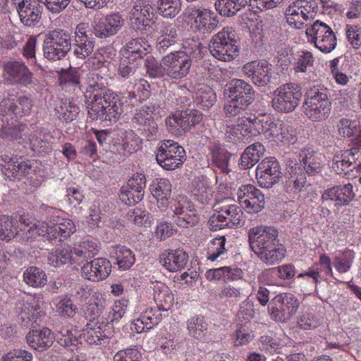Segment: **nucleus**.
<instances>
[{"mask_svg":"<svg viewBox=\"0 0 361 361\" xmlns=\"http://www.w3.org/2000/svg\"><path fill=\"white\" fill-rule=\"evenodd\" d=\"M121 96L111 90L103 95L95 94L87 106L88 116L93 121L116 123L123 113Z\"/></svg>","mask_w":361,"mask_h":361,"instance_id":"1","label":"nucleus"},{"mask_svg":"<svg viewBox=\"0 0 361 361\" xmlns=\"http://www.w3.org/2000/svg\"><path fill=\"white\" fill-rule=\"evenodd\" d=\"M106 52V49L101 48L94 54L93 57L88 59L87 63L92 64L93 68L85 75L84 84L86 86L85 97L92 100L95 94L103 95L108 84L109 68L108 61L104 59L103 54Z\"/></svg>","mask_w":361,"mask_h":361,"instance_id":"2","label":"nucleus"},{"mask_svg":"<svg viewBox=\"0 0 361 361\" xmlns=\"http://www.w3.org/2000/svg\"><path fill=\"white\" fill-rule=\"evenodd\" d=\"M20 222L25 224L23 230H26L29 233L35 232L39 235L46 237L49 240H59V241H64L72 235L76 231L74 222L68 218L56 216L49 222L37 221V223L32 224L26 223L24 216H20Z\"/></svg>","mask_w":361,"mask_h":361,"instance_id":"3","label":"nucleus"},{"mask_svg":"<svg viewBox=\"0 0 361 361\" xmlns=\"http://www.w3.org/2000/svg\"><path fill=\"white\" fill-rule=\"evenodd\" d=\"M243 211L240 206L226 198L214 205V213L208 221L209 229L216 231L225 228L240 226L243 220Z\"/></svg>","mask_w":361,"mask_h":361,"instance_id":"4","label":"nucleus"},{"mask_svg":"<svg viewBox=\"0 0 361 361\" xmlns=\"http://www.w3.org/2000/svg\"><path fill=\"white\" fill-rule=\"evenodd\" d=\"M329 90L322 85L310 87L306 92L304 114L312 122L326 120L331 111Z\"/></svg>","mask_w":361,"mask_h":361,"instance_id":"5","label":"nucleus"},{"mask_svg":"<svg viewBox=\"0 0 361 361\" xmlns=\"http://www.w3.org/2000/svg\"><path fill=\"white\" fill-rule=\"evenodd\" d=\"M228 102L224 106L226 115L234 116L247 109L255 99L252 86L241 79H234L228 88Z\"/></svg>","mask_w":361,"mask_h":361,"instance_id":"6","label":"nucleus"},{"mask_svg":"<svg viewBox=\"0 0 361 361\" xmlns=\"http://www.w3.org/2000/svg\"><path fill=\"white\" fill-rule=\"evenodd\" d=\"M255 123L256 135H263L271 142L290 145L297 140L292 129L281 121L276 122L269 116H255Z\"/></svg>","mask_w":361,"mask_h":361,"instance_id":"7","label":"nucleus"},{"mask_svg":"<svg viewBox=\"0 0 361 361\" xmlns=\"http://www.w3.org/2000/svg\"><path fill=\"white\" fill-rule=\"evenodd\" d=\"M209 47L211 54L222 61H231L239 54L235 32L231 27H224L214 35Z\"/></svg>","mask_w":361,"mask_h":361,"instance_id":"8","label":"nucleus"},{"mask_svg":"<svg viewBox=\"0 0 361 361\" xmlns=\"http://www.w3.org/2000/svg\"><path fill=\"white\" fill-rule=\"evenodd\" d=\"M157 164L166 171L180 168L187 156L184 148L177 142L164 140L159 144L155 152Z\"/></svg>","mask_w":361,"mask_h":361,"instance_id":"9","label":"nucleus"},{"mask_svg":"<svg viewBox=\"0 0 361 361\" xmlns=\"http://www.w3.org/2000/svg\"><path fill=\"white\" fill-rule=\"evenodd\" d=\"M71 48L69 32L63 29H54L45 36L43 44L44 56L49 61L63 59Z\"/></svg>","mask_w":361,"mask_h":361,"instance_id":"10","label":"nucleus"},{"mask_svg":"<svg viewBox=\"0 0 361 361\" xmlns=\"http://www.w3.org/2000/svg\"><path fill=\"white\" fill-rule=\"evenodd\" d=\"M305 34L307 42L322 53H331L337 46V38L332 28L321 20L307 25Z\"/></svg>","mask_w":361,"mask_h":361,"instance_id":"11","label":"nucleus"},{"mask_svg":"<svg viewBox=\"0 0 361 361\" xmlns=\"http://www.w3.org/2000/svg\"><path fill=\"white\" fill-rule=\"evenodd\" d=\"M302 97V89L299 84L286 83L274 90L271 106L279 113H290L299 105Z\"/></svg>","mask_w":361,"mask_h":361,"instance_id":"12","label":"nucleus"},{"mask_svg":"<svg viewBox=\"0 0 361 361\" xmlns=\"http://www.w3.org/2000/svg\"><path fill=\"white\" fill-rule=\"evenodd\" d=\"M169 208L173 212L172 218L177 226L188 228L195 226L199 221V215L192 202L185 195L172 198Z\"/></svg>","mask_w":361,"mask_h":361,"instance_id":"13","label":"nucleus"},{"mask_svg":"<svg viewBox=\"0 0 361 361\" xmlns=\"http://www.w3.org/2000/svg\"><path fill=\"white\" fill-rule=\"evenodd\" d=\"M299 306L300 302L295 295L290 293H282L271 299L269 312L274 320L285 322L296 314Z\"/></svg>","mask_w":361,"mask_h":361,"instance_id":"14","label":"nucleus"},{"mask_svg":"<svg viewBox=\"0 0 361 361\" xmlns=\"http://www.w3.org/2000/svg\"><path fill=\"white\" fill-rule=\"evenodd\" d=\"M283 176L279 161L269 157L260 161L256 168V178L261 188H270L279 183Z\"/></svg>","mask_w":361,"mask_h":361,"instance_id":"15","label":"nucleus"},{"mask_svg":"<svg viewBox=\"0 0 361 361\" xmlns=\"http://www.w3.org/2000/svg\"><path fill=\"white\" fill-rule=\"evenodd\" d=\"M152 7L145 0H137L130 12L131 27L146 35H151L152 25L154 22L151 18Z\"/></svg>","mask_w":361,"mask_h":361,"instance_id":"16","label":"nucleus"},{"mask_svg":"<svg viewBox=\"0 0 361 361\" xmlns=\"http://www.w3.org/2000/svg\"><path fill=\"white\" fill-rule=\"evenodd\" d=\"M237 196L240 207L248 214H257L264 207V195L253 185H241L238 190Z\"/></svg>","mask_w":361,"mask_h":361,"instance_id":"17","label":"nucleus"},{"mask_svg":"<svg viewBox=\"0 0 361 361\" xmlns=\"http://www.w3.org/2000/svg\"><path fill=\"white\" fill-rule=\"evenodd\" d=\"M360 157L361 152L359 148L340 151L334 156L331 168L337 174L353 176L350 172L353 169H356L357 172L361 171V161H359Z\"/></svg>","mask_w":361,"mask_h":361,"instance_id":"18","label":"nucleus"},{"mask_svg":"<svg viewBox=\"0 0 361 361\" xmlns=\"http://www.w3.org/2000/svg\"><path fill=\"white\" fill-rule=\"evenodd\" d=\"M164 65L167 76L172 79H181L188 74L192 60L184 51H173L164 56Z\"/></svg>","mask_w":361,"mask_h":361,"instance_id":"19","label":"nucleus"},{"mask_svg":"<svg viewBox=\"0 0 361 361\" xmlns=\"http://www.w3.org/2000/svg\"><path fill=\"white\" fill-rule=\"evenodd\" d=\"M278 235L279 232L274 227L263 225L252 227L248 231L250 247L254 252L262 250L277 243Z\"/></svg>","mask_w":361,"mask_h":361,"instance_id":"20","label":"nucleus"},{"mask_svg":"<svg viewBox=\"0 0 361 361\" xmlns=\"http://www.w3.org/2000/svg\"><path fill=\"white\" fill-rule=\"evenodd\" d=\"M111 272V263L106 258L98 257L86 262L81 267L82 276L92 282L105 280Z\"/></svg>","mask_w":361,"mask_h":361,"instance_id":"21","label":"nucleus"},{"mask_svg":"<svg viewBox=\"0 0 361 361\" xmlns=\"http://www.w3.org/2000/svg\"><path fill=\"white\" fill-rule=\"evenodd\" d=\"M255 117H242L237 121L236 125L226 128L225 136L228 142L238 143L244 142L251 136H255Z\"/></svg>","mask_w":361,"mask_h":361,"instance_id":"22","label":"nucleus"},{"mask_svg":"<svg viewBox=\"0 0 361 361\" xmlns=\"http://www.w3.org/2000/svg\"><path fill=\"white\" fill-rule=\"evenodd\" d=\"M87 28L88 25L85 23L78 24L75 27L73 54L78 59H85L94 49V40Z\"/></svg>","mask_w":361,"mask_h":361,"instance_id":"23","label":"nucleus"},{"mask_svg":"<svg viewBox=\"0 0 361 361\" xmlns=\"http://www.w3.org/2000/svg\"><path fill=\"white\" fill-rule=\"evenodd\" d=\"M299 160L302 171L310 176L320 173L325 165L324 155L310 146L305 147L300 151Z\"/></svg>","mask_w":361,"mask_h":361,"instance_id":"24","label":"nucleus"},{"mask_svg":"<svg viewBox=\"0 0 361 361\" xmlns=\"http://www.w3.org/2000/svg\"><path fill=\"white\" fill-rule=\"evenodd\" d=\"M4 78L9 84L27 85L32 82V73L22 61H9L4 66Z\"/></svg>","mask_w":361,"mask_h":361,"instance_id":"25","label":"nucleus"},{"mask_svg":"<svg viewBox=\"0 0 361 361\" xmlns=\"http://www.w3.org/2000/svg\"><path fill=\"white\" fill-rule=\"evenodd\" d=\"M0 166L4 173L8 178H20L30 173L32 170L30 161L25 160L21 157H11L9 154L0 156Z\"/></svg>","mask_w":361,"mask_h":361,"instance_id":"26","label":"nucleus"},{"mask_svg":"<svg viewBox=\"0 0 361 361\" xmlns=\"http://www.w3.org/2000/svg\"><path fill=\"white\" fill-rule=\"evenodd\" d=\"M44 315V312L40 310L39 298L29 296L23 300L18 317L23 326L34 327L39 324Z\"/></svg>","mask_w":361,"mask_h":361,"instance_id":"27","label":"nucleus"},{"mask_svg":"<svg viewBox=\"0 0 361 361\" xmlns=\"http://www.w3.org/2000/svg\"><path fill=\"white\" fill-rule=\"evenodd\" d=\"M271 66L267 61H252L243 66V72L259 87L267 85L271 78Z\"/></svg>","mask_w":361,"mask_h":361,"instance_id":"28","label":"nucleus"},{"mask_svg":"<svg viewBox=\"0 0 361 361\" xmlns=\"http://www.w3.org/2000/svg\"><path fill=\"white\" fill-rule=\"evenodd\" d=\"M202 120V114L197 110L177 111L166 119V125L172 130L180 128L187 131Z\"/></svg>","mask_w":361,"mask_h":361,"instance_id":"29","label":"nucleus"},{"mask_svg":"<svg viewBox=\"0 0 361 361\" xmlns=\"http://www.w3.org/2000/svg\"><path fill=\"white\" fill-rule=\"evenodd\" d=\"M32 107V99L26 96H20L16 101L9 98L4 99L0 102V116L23 117L30 114Z\"/></svg>","mask_w":361,"mask_h":361,"instance_id":"30","label":"nucleus"},{"mask_svg":"<svg viewBox=\"0 0 361 361\" xmlns=\"http://www.w3.org/2000/svg\"><path fill=\"white\" fill-rule=\"evenodd\" d=\"M42 10L40 0H21L17 8L20 20L25 26H32L38 23Z\"/></svg>","mask_w":361,"mask_h":361,"instance_id":"31","label":"nucleus"},{"mask_svg":"<svg viewBox=\"0 0 361 361\" xmlns=\"http://www.w3.org/2000/svg\"><path fill=\"white\" fill-rule=\"evenodd\" d=\"M162 319V314L157 307H149L143 310L140 315L133 319L130 324V329L141 334L149 331L158 325Z\"/></svg>","mask_w":361,"mask_h":361,"instance_id":"32","label":"nucleus"},{"mask_svg":"<svg viewBox=\"0 0 361 361\" xmlns=\"http://www.w3.org/2000/svg\"><path fill=\"white\" fill-rule=\"evenodd\" d=\"M124 20L119 13H112L99 20L94 27L95 35L106 38L116 35L123 25Z\"/></svg>","mask_w":361,"mask_h":361,"instance_id":"33","label":"nucleus"},{"mask_svg":"<svg viewBox=\"0 0 361 361\" xmlns=\"http://www.w3.org/2000/svg\"><path fill=\"white\" fill-rule=\"evenodd\" d=\"M188 17L193 20L195 27L202 32H212L219 27L214 13L206 8H192Z\"/></svg>","mask_w":361,"mask_h":361,"instance_id":"34","label":"nucleus"},{"mask_svg":"<svg viewBox=\"0 0 361 361\" xmlns=\"http://www.w3.org/2000/svg\"><path fill=\"white\" fill-rule=\"evenodd\" d=\"M149 190L153 197L157 200V207L164 212L169 206V199L171 195L172 185L167 178H157L149 185Z\"/></svg>","mask_w":361,"mask_h":361,"instance_id":"35","label":"nucleus"},{"mask_svg":"<svg viewBox=\"0 0 361 361\" xmlns=\"http://www.w3.org/2000/svg\"><path fill=\"white\" fill-rule=\"evenodd\" d=\"M156 29L160 35L157 38V48L159 52L165 51L178 41V27L176 24L161 21L156 24Z\"/></svg>","mask_w":361,"mask_h":361,"instance_id":"36","label":"nucleus"},{"mask_svg":"<svg viewBox=\"0 0 361 361\" xmlns=\"http://www.w3.org/2000/svg\"><path fill=\"white\" fill-rule=\"evenodd\" d=\"M353 185L347 183L339 185L326 190L322 195V200L324 201H334L337 205L344 206L348 204L355 197Z\"/></svg>","mask_w":361,"mask_h":361,"instance_id":"37","label":"nucleus"},{"mask_svg":"<svg viewBox=\"0 0 361 361\" xmlns=\"http://www.w3.org/2000/svg\"><path fill=\"white\" fill-rule=\"evenodd\" d=\"M188 260V255L183 249L165 250L160 257V262L163 267L171 272H176L185 269Z\"/></svg>","mask_w":361,"mask_h":361,"instance_id":"38","label":"nucleus"},{"mask_svg":"<svg viewBox=\"0 0 361 361\" xmlns=\"http://www.w3.org/2000/svg\"><path fill=\"white\" fill-rule=\"evenodd\" d=\"M54 339L51 331L47 327L40 330H32L26 336L28 345L38 351H44L49 348L53 344Z\"/></svg>","mask_w":361,"mask_h":361,"instance_id":"39","label":"nucleus"},{"mask_svg":"<svg viewBox=\"0 0 361 361\" xmlns=\"http://www.w3.org/2000/svg\"><path fill=\"white\" fill-rule=\"evenodd\" d=\"M151 51L148 41L143 37L133 39L128 42L123 49V56L136 61L142 59Z\"/></svg>","mask_w":361,"mask_h":361,"instance_id":"40","label":"nucleus"},{"mask_svg":"<svg viewBox=\"0 0 361 361\" xmlns=\"http://www.w3.org/2000/svg\"><path fill=\"white\" fill-rule=\"evenodd\" d=\"M255 254L268 266L277 264L286 257V250L279 241L268 247L264 248Z\"/></svg>","mask_w":361,"mask_h":361,"instance_id":"41","label":"nucleus"},{"mask_svg":"<svg viewBox=\"0 0 361 361\" xmlns=\"http://www.w3.org/2000/svg\"><path fill=\"white\" fill-rule=\"evenodd\" d=\"M75 249L68 245H65L49 253L48 263L55 267L67 263L80 265L78 259L75 258Z\"/></svg>","mask_w":361,"mask_h":361,"instance_id":"42","label":"nucleus"},{"mask_svg":"<svg viewBox=\"0 0 361 361\" xmlns=\"http://www.w3.org/2000/svg\"><path fill=\"white\" fill-rule=\"evenodd\" d=\"M211 154V161L215 170L222 173H228L231 171L229 161L231 154L221 145L214 144L209 147Z\"/></svg>","mask_w":361,"mask_h":361,"instance_id":"43","label":"nucleus"},{"mask_svg":"<svg viewBox=\"0 0 361 361\" xmlns=\"http://www.w3.org/2000/svg\"><path fill=\"white\" fill-rule=\"evenodd\" d=\"M105 326L99 322H89L83 329L85 341L90 345H102L108 343V336L103 328Z\"/></svg>","mask_w":361,"mask_h":361,"instance_id":"44","label":"nucleus"},{"mask_svg":"<svg viewBox=\"0 0 361 361\" xmlns=\"http://www.w3.org/2000/svg\"><path fill=\"white\" fill-rule=\"evenodd\" d=\"M288 173L290 176L287 178L284 185L286 192L290 193L299 192L307 182L305 173L300 166L295 164L294 166L290 167Z\"/></svg>","mask_w":361,"mask_h":361,"instance_id":"45","label":"nucleus"},{"mask_svg":"<svg viewBox=\"0 0 361 361\" xmlns=\"http://www.w3.org/2000/svg\"><path fill=\"white\" fill-rule=\"evenodd\" d=\"M154 107L153 106H143L135 110L133 122L139 126L146 127L151 134L155 133L157 125L154 120Z\"/></svg>","mask_w":361,"mask_h":361,"instance_id":"46","label":"nucleus"},{"mask_svg":"<svg viewBox=\"0 0 361 361\" xmlns=\"http://www.w3.org/2000/svg\"><path fill=\"white\" fill-rule=\"evenodd\" d=\"M265 147L259 142L247 147L242 154L239 165L241 169H247L256 164L264 155Z\"/></svg>","mask_w":361,"mask_h":361,"instance_id":"47","label":"nucleus"},{"mask_svg":"<svg viewBox=\"0 0 361 361\" xmlns=\"http://www.w3.org/2000/svg\"><path fill=\"white\" fill-rule=\"evenodd\" d=\"M106 305L104 295L99 293H94L83 309L86 319L90 322H96L95 319L100 316Z\"/></svg>","mask_w":361,"mask_h":361,"instance_id":"48","label":"nucleus"},{"mask_svg":"<svg viewBox=\"0 0 361 361\" xmlns=\"http://www.w3.org/2000/svg\"><path fill=\"white\" fill-rule=\"evenodd\" d=\"M188 335L197 340L205 338L208 331L209 324L202 315L190 317L186 322Z\"/></svg>","mask_w":361,"mask_h":361,"instance_id":"49","label":"nucleus"},{"mask_svg":"<svg viewBox=\"0 0 361 361\" xmlns=\"http://www.w3.org/2000/svg\"><path fill=\"white\" fill-rule=\"evenodd\" d=\"M55 111L60 121L68 123L77 118L80 109L74 102L69 99H62L56 105Z\"/></svg>","mask_w":361,"mask_h":361,"instance_id":"50","label":"nucleus"},{"mask_svg":"<svg viewBox=\"0 0 361 361\" xmlns=\"http://www.w3.org/2000/svg\"><path fill=\"white\" fill-rule=\"evenodd\" d=\"M111 257L115 258L118 268L122 270L129 269L135 262L133 251L127 247L120 245L113 247Z\"/></svg>","mask_w":361,"mask_h":361,"instance_id":"51","label":"nucleus"},{"mask_svg":"<svg viewBox=\"0 0 361 361\" xmlns=\"http://www.w3.org/2000/svg\"><path fill=\"white\" fill-rule=\"evenodd\" d=\"M18 232V221L11 216L0 215V240L10 241Z\"/></svg>","mask_w":361,"mask_h":361,"instance_id":"52","label":"nucleus"},{"mask_svg":"<svg viewBox=\"0 0 361 361\" xmlns=\"http://www.w3.org/2000/svg\"><path fill=\"white\" fill-rule=\"evenodd\" d=\"M247 4V0H216L215 7L220 15L233 16Z\"/></svg>","mask_w":361,"mask_h":361,"instance_id":"53","label":"nucleus"},{"mask_svg":"<svg viewBox=\"0 0 361 361\" xmlns=\"http://www.w3.org/2000/svg\"><path fill=\"white\" fill-rule=\"evenodd\" d=\"M314 62V57L312 52L307 50L298 51L292 63L293 70L295 73H307Z\"/></svg>","mask_w":361,"mask_h":361,"instance_id":"54","label":"nucleus"},{"mask_svg":"<svg viewBox=\"0 0 361 361\" xmlns=\"http://www.w3.org/2000/svg\"><path fill=\"white\" fill-rule=\"evenodd\" d=\"M154 299L157 310L168 311L173 305L174 297L168 287L162 286L161 288L154 289Z\"/></svg>","mask_w":361,"mask_h":361,"instance_id":"55","label":"nucleus"},{"mask_svg":"<svg viewBox=\"0 0 361 361\" xmlns=\"http://www.w3.org/2000/svg\"><path fill=\"white\" fill-rule=\"evenodd\" d=\"M24 281L30 286L40 288L47 282L46 273L37 267L27 268L23 274Z\"/></svg>","mask_w":361,"mask_h":361,"instance_id":"56","label":"nucleus"},{"mask_svg":"<svg viewBox=\"0 0 361 361\" xmlns=\"http://www.w3.org/2000/svg\"><path fill=\"white\" fill-rule=\"evenodd\" d=\"M74 249L75 258L78 259L81 265L85 262L88 261L90 257L97 255L98 245L92 240H85L80 243L78 247H74Z\"/></svg>","mask_w":361,"mask_h":361,"instance_id":"57","label":"nucleus"},{"mask_svg":"<svg viewBox=\"0 0 361 361\" xmlns=\"http://www.w3.org/2000/svg\"><path fill=\"white\" fill-rule=\"evenodd\" d=\"M286 18L287 23L292 27L300 29L309 20L305 18V14L301 11L294 2H292L286 8Z\"/></svg>","mask_w":361,"mask_h":361,"instance_id":"58","label":"nucleus"},{"mask_svg":"<svg viewBox=\"0 0 361 361\" xmlns=\"http://www.w3.org/2000/svg\"><path fill=\"white\" fill-rule=\"evenodd\" d=\"M216 100V94L211 87L202 85L197 89L195 102L200 108L208 109L213 106Z\"/></svg>","mask_w":361,"mask_h":361,"instance_id":"59","label":"nucleus"},{"mask_svg":"<svg viewBox=\"0 0 361 361\" xmlns=\"http://www.w3.org/2000/svg\"><path fill=\"white\" fill-rule=\"evenodd\" d=\"M57 341L59 345L73 352L79 348L81 342L78 336L74 335L69 326L63 327L57 334Z\"/></svg>","mask_w":361,"mask_h":361,"instance_id":"60","label":"nucleus"},{"mask_svg":"<svg viewBox=\"0 0 361 361\" xmlns=\"http://www.w3.org/2000/svg\"><path fill=\"white\" fill-rule=\"evenodd\" d=\"M355 253L353 250L345 249L334 258V265L341 274L348 272L354 262Z\"/></svg>","mask_w":361,"mask_h":361,"instance_id":"61","label":"nucleus"},{"mask_svg":"<svg viewBox=\"0 0 361 361\" xmlns=\"http://www.w3.org/2000/svg\"><path fill=\"white\" fill-rule=\"evenodd\" d=\"M156 1L160 14L164 18H174L180 11L181 0H152Z\"/></svg>","mask_w":361,"mask_h":361,"instance_id":"62","label":"nucleus"},{"mask_svg":"<svg viewBox=\"0 0 361 361\" xmlns=\"http://www.w3.org/2000/svg\"><path fill=\"white\" fill-rule=\"evenodd\" d=\"M226 239L225 236H219L211 240L207 245V259L212 262L215 261L219 257L224 254L226 252Z\"/></svg>","mask_w":361,"mask_h":361,"instance_id":"63","label":"nucleus"},{"mask_svg":"<svg viewBox=\"0 0 361 361\" xmlns=\"http://www.w3.org/2000/svg\"><path fill=\"white\" fill-rule=\"evenodd\" d=\"M149 84L145 80H139L134 83L131 88L128 87V98L135 102H141L149 96Z\"/></svg>","mask_w":361,"mask_h":361,"instance_id":"64","label":"nucleus"}]
</instances>
